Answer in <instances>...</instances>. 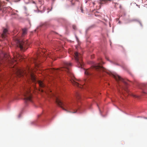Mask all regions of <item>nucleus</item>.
Segmentation results:
<instances>
[{"mask_svg":"<svg viewBox=\"0 0 147 147\" xmlns=\"http://www.w3.org/2000/svg\"><path fill=\"white\" fill-rule=\"evenodd\" d=\"M16 61V59H13V60H12V62H13L14 61Z\"/></svg>","mask_w":147,"mask_h":147,"instance_id":"22","label":"nucleus"},{"mask_svg":"<svg viewBox=\"0 0 147 147\" xmlns=\"http://www.w3.org/2000/svg\"><path fill=\"white\" fill-rule=\"evenodd\" d=\"M27 34V30L24 29L22 30V36H23Z\"/></svg>","mask_w":147,"mask_h":147,"instance_id":"13","label":"nucleus"},{"mask_svg":"<svg viewBox=\"0 0 147 147\" xmlns=\"http://www.w3.org/2000/svg\"><path fill=\"white\" fill-rule=\"evenodd\" d=\"M76 98L78 99H80L81 97L80 94L78 93H77L76 95Z\"/></svg>","mask_w":147,"mask_h":147,"instance_id":"14","label":"nucleus"},{"mask_svg":"<svg viewBox=\"0 0 147 147\" xmlns=\"http://www.w3.org/2000/svg\"><path fill=\"white\" fill-rule=\"evenodd\" d=\"M141 89H142L143 90V92L145 94H147V92L146 90L144 89V88H142Z\"/></svg>","mask_w":147,"mask_h":147,"instance_id":"15","label":"nucleus"},{"mask_svg":"<svg viewBox=\"0 0 147 147\" xmlns=\"http://www.w3.org/2000/svg\"><path fill=\"white\" fill-rule=\"evenodd\" d=\"M102 76V75H100L99 76Z\"/></svg>","mask_w":147,"mask_h":147,"instance_id":"31","label":"nucleus"},{"mask_svg":"<svg viewBox=\"0 0 147 147\" xmlns=\"http://www.w3.org/2000/svg\"><path fill=\"white\" fill-rule=\"evenodd\" d=\"M11 71H12L13 74L15 76H18L19 77H22L24 75L28 76L29 79L33 82L35 83L38 82L41 88H43L45 86V85L43 82L40 80H36L34 75V74L33 71L30 68H28L26 71L22 70L16 65L11 66Z\"/></svg>","mask_w":147,"mask_h":147,"instance_id":"2","label":"nucleus"},{"mask_svg":"<svg viewBox=\"0 0 147 147\" xmlns=\"http://www.w3.org/2000/svg\"><path fill=\"white\" fill-rule=\"evenodd\" d=\"M140 25H141V26H142V25H141V23H140Z\"/></svg>","mask_w":147,"mask_h":147,"instance_id":"33","label":"nucleus"},{"mask_svg":"<svg viewBox=\"0 0 147 147\" xmlns=\"http://www.w3.org/2000/svg\"><path fill=\"white\" fill-rule=\"evenodd\" d=\"M21 58L22 59H23V57H21Z\"/></svg>","mask_w":147,"mask_h":147,"instance_id":"30","label":"nucleus"},{"mask_svg":"<svg viewBox=\"0 0 147 147\" xmlns=\"http://www.w3.org/2000/svg\"><path fill=\"white\" fill-rule=\"evenodd\" d=\"M32 61L33 63H35L36 62V61L37 60L36 59H32Z\"/></svg>","mask_w":147,"mask_h":147,"instance_id":"16","label":"nucleus"},{"mask_svg":"<svg viewBox=\"0 0 147 147\" xmlns=\"http://www.w3.org/2000/svg\"><path fill=\"white\" fill-rule=\"evenodd\" d=\"M76 37L77 41V42H78L79 40V39H78V38L77 37V36H76Z\"/></svg>","mask_w":147,"mask_h":147,"instance_id":"20","label":"nucleus"},{"mask_svg":"<svg viewBox=\"0 0 147 147\" xmlns=\"http://www.w3.org/2000/svg\"><path fill=\"white\" fill-rule=\"evenodd\" d=\"M49 95H50V96L51 97H55V102H56V103L59 106V104H58L57 102V99H58V100H60L62 102H63L61 100L60 98H58L57 96H56L55 95V94L53 93H52L51 94H49Z\"/></svg>","mask_w":147,"mask_h":147,"instance_id":"11","label":"nucleus"},{"mask_svg":"<svg viewBox=\"0 0 147 147\" xmlns=\"http://www.w3.org/2000/svg\"><path fill=\"white\" fill-rule=\"evenodd\" d=\"M16 42L17 46L20 49L21 51H24L27 49L28 44L27 41L19 40L18 38L16 39Z\"/></svg>","mask_w":147,"mask_h":147,"instance_id":"5","label":"nucleus"},{"mask_svg":"<svg viewBox=\"0 0 147 147\" xmlns=\"http://www.w3.org/2000/svg\"><path fill=\"white\" fill-rule=\"evenodd\" d=\"M49 57L50 58H52V57L50 55V56L49 55Z\"/></svg>","mask_w":147,"mask_h":147,"instance_id":"26","label":"nucleus"},{"mask_svg":"<svg viewBox=\"0 0 147 147\" xmlns=\"http://www.w3.org/2000/svg\"><path fill=\"white\" fill-rule=\"evenodd\" d=\"M93 5H94L95 4V3L94 2H93Z\"/></svg>","mask_w":147,"mask_h":147,"instance_id":"28","label":"nucleus"},{"mask_svg":"<svg viewBox=\"0 0 147 147\" xmlns=\"http://www.w3.org/2000/svg\"><path fill=\"white\" fill-rule=\"evenodd\" d=\"M8 34L7 29L6 28H4L3 30V33L1 35V37L2 38L5 39L7 37Z\"/></svg>","mask_w":147,"mask_h":147,"instance_id":"9","label":"nucleus"},{"mask_svg":"<svg viewBox=\"0 0 147 147\" xmlns=\"http://www.w3.org/2000/svg\"><path fill=\"white\" fill-rule=\"evenodd\" d=\"M101 7V5H100L99 6V9Z\"/></svg>","mask_w":147,"mask_h":147,"instance_id":"27","label":"nucleus"},{"mask_svg":"<svg viewBox=\"0 0 147 147\" xmlns=\"http://www.w3.org/2000/svg\"><path fill=\"white\" fill-rule=\"evenodd\" d=\"M85 74L88 77L92 75L93 72L92 69H88L85 71Z\"/></svg>","mask_w":147,"mask_h":147,"instance_id":"8","label":"nucleus"},{"mask_svg":"<svg viewBox=\"0 0 147 147\" xmlns=\"http://www.w3.org/2000/svg\"><path fill=\"white\" fill-rule=\"evenodd\" d=\"M72 64L70 63L65 62L64 63V67L60 69H55L53 68H51L48 70L47 71L51 73L57 74L58 73L59 74L61 71H65L67 72L68 75L70 78V80L73 85L81 89L84 88L86 86V84L89 79H85L83 81H82L75 79L69 69V67Z\"/></svg>","mask_w":147,"mask_h":147,"instance_id":"1","label":"nucleus"},{"mask_svg":"<svg viewBox=\"0 0 147 147\" xmlns=\"http://www.w3.org/2000/svg\"><path fill=\"white\" fill-rule=\"evenodd\" d=\"M110 0H100L99 2L100 5L107 3L108 1H111Z\"/></svg>","mask_w":147,"mask_h":147,"instance_id":"12","label":"nucleus"},{"mask_svg":"<svg viewBox=\"0 0 147 147\" xmlns=\"http://www.w3.org/2000/svg\"><path fill=\"white\" fill-rule=\"evenodd\" d=\"M74 57L77 63L78 67H82L83 62L82 55L77 52H75L74 53Z\"/></svg>","mask_w":147,"mask_h":147,"instance_id":"7","label":"nucleus"},{"mask_svg":"<svg viewBox=\"0 0 147 147\" xmlns=\"http://www.w3.org/2000/svg\"><path fill=\"white\" fill-rule=\"evenodd\" d=\"M7 57V55L4 53L2 52V54L0 55V66L1 64L3 62V60H2V57H4V59H5L6 57Z\"/></svg>","mask_w":147,"mask_h":147,"instance_id":"10","label":"nucleus"},{"mask_svg":"<svg viewBox=\"0 0 147 147\" xmlns=\"http://www.w3.org/2000/svg\"><path fill=\"white\" fill-rule=\"evenodd\" d=\"M131 95L133 96L134 97H136V96L133 94H131Z\"/></svg>","mask_w":147,"mask_h":147,"instance_id":"21","label":"nucleus"},{"mask_svg":"<svg viewBox=\"0 0 147 147\" xmlns=\"http://www.w3.org/2000/svg\"><path fill=\"white\" fill-rule=\"evenodd\" d=\"M143 86H145V85H143Z\"/></svg>","mask_w":147,"mask_h":147,"instance_id":"32","label":"nucleus"},{"mask_svg":"<svg viewBox=\"0 0 147 147\" xmlns=\"http://www.w3.org/2000/svg\"><path fill=\"white\" fill-rule=\"evenodd\" d=\"M2 12V11L0 9V14H1V12Z\"/></svg>","mask_w":147,"mask_h":147,"instance_id":"23","label":"nucleus"},{"mask_svg":"<svg viewBox=\"0 0 147 147\" xmlns=\"http://www.w3.org/2000/svg\"><path fill=\"white\" fill-rule=\"evenodd\" d=\"M94 69L97 71H99L101 72H105L114 78L117 81L119 86L121 88L122 90H123L129 94V91L127 89L126 86L127 85V83L121 77L117 75L113 74L111 72H109L104 67H102L100 63L95 65L94 66Z\"/></svg>","mask_w":147,"mask_h":147,"instance_id":"3","label":"nucleus"},{"mask_svg":"<svg viewBox=\"0 0 147 147\" xmlns=\"http://www.w3.org/2000/svg\"><path fill=\"white\" fill-rule=\"evenodd\" d=\"M106 59L107 60H109V59H108V58L107 57H106Z\"/></svg>","mask_w":147,"mask_h":147,"instance_id":"24","label":"nucleus"},{"mask_svg":"<svg viewBox=\"0 0 147 147\" xmlns=\"http://www.w3.org/2000/svg\"><path fill=\"white\" fill-rule=\"evenodd\" d=\"M118 91L120 93H122L123 94H124V93L122 91H121V90H120L118 89Z\"/></svg>","mask_w":147,"mask_h":147,"instance_id":"18","label":"nucleus"},{"mask_svg":"<svg viewBox=\"0 0 147 147\" xmlns=\"http://www.w3.org/2000/svg\"><path fill=\"white\" fill-rule=\"evenodd\" d=\"M18 57H20V55H17V56H16H16H14V57L15 58H16H16H17V60L18 59H19V58L18 57Z\"/></svg>","mask_w":147,"mask_h":147,"instance_id":"17","label":"nucleus"},{"mask_svg":"<svg viewBox=\"0 0 147 147\" xmlns=\"http://www.w3.org/2000/svg\"><path fill=\"white\" fill-rule=\"evenodd\" d=\"M73 28L74 30H76V26H75V25H73Z\"/></svg>","mask_w":147,"mask_h":147,"instance_id":"19","label":"nucleus"},{"mask_svg":"<svg viewBox=\"0 0 147 147\" xmlns=\"http://www.w3.org/2000/svg\"><path fill=\"white\" fill-rule=\"evenodd\" d=\"M55 0H52V1H55Z\"/></svg>","mask_w":147,"mask_h":147,"instance_id":"29","label":"nucleus"},{"mask_svg":"<svg viewBox=\"0 0 147 147\" xmlns=\"http://www.w3.org/2000/svg\"><path fill=\"white\" fill-rule=\"evenodd\" d=\"M24 99L26 103L32 101V95L30 92V90L29 88L24 89Z\"/></svg>","mask_w":147,"mask_h":147,"instance_id":"6","label":"nucleus"},{"mask_svg":"<svg viewBox=\"0 0 147 147\" xmlns=\"http://www.w3.org/2000/svg\"><path fill=\"white\" fill-rule=\"evenodd\" d=\"M40 90L42 92H43V90L41 89Z\"/></svg>","mask_w":147,"mask_h":147,"instance_id":"25","label":"nucleus"},{"mask_svg":"<svg viewBox=\"0 0 147 147\" xmlns=\"http://www.w3.org/2000/svg\"><path fill=\"white\" fill-rule=\"evenodd\" d=\"M56 101L59 106L63 110H64L67 112L71 113H75L76 112L77 110L76 111H71V110L72 109V108L67 103L64 102H62L59 100H58V99H57Z\"/></svg>","mask_w":147,"mask_h":147,"instance_id":"4","label":"nucleus"}]
</instances>
